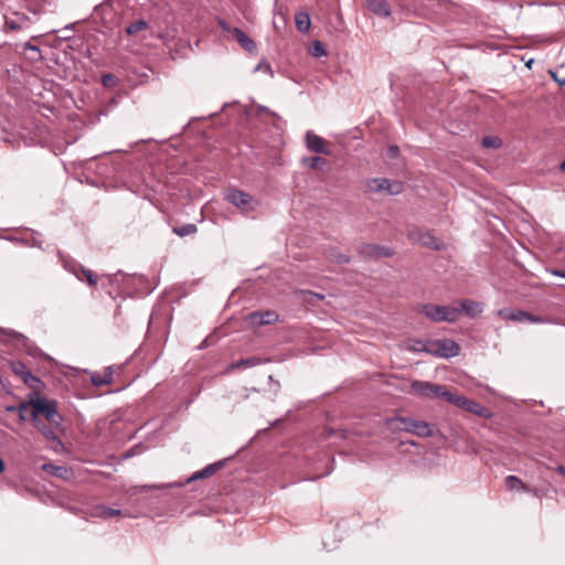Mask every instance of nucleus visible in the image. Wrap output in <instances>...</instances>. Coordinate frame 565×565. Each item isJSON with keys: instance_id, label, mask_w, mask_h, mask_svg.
<instances>
[{"instance_id": "obj_1", "label": "nucleus", "mask_w": 565, "mask_h": 565, "mask_svg": "<svg viewBox=\"0 0 565 565\" xmlns=\"http://www.w3.org/2000/svg\"><path fill=\"white\" fill-rule=\"evenodd\" d=\"M386 425L392 431H406L424 438L434 436L433 426L424 420L397 416L387 418Z\"/></svg>"}, {"instance_id": "obj_2", "label": "nucleus", "mask_w": 565, "mask_h": 565, "mask_svg": "<svg viewBox=\"0 0 565 565\" xmlns=\"http://www.w3.org/2000/svg\"><path fill=\"white\" fill-rule=\"evenodd\" d=\"M417 343L422 344V349L418 351L441 359L455 358L460 353V345L451 339L420 340Z\"/></svg>"}, {"instance_id": "obj_3", "label": "nucleus", "mask_w": 565, "mask_h": 565, "mask_svg": "<svg viewBox=\"0 0 565 565\" xmlns=\"http://www.w3.org/2000/svg\"><path fill=\"white\" fill-rule=\"evenodd\" d=\"M31 405V420H42L40 416H43L46 422L51 425H60L61 416L56 411V405L53 402H49L45 398L36 397L34 401H30Z\"/></svg>"}, {"instance_id": "obj_4", "label": "nucleus", "mask_w": 565, "mask_h": 565, "mask_svg": "<svg viewBox=\"0 0 565 565\" xmlns=\"http://www.w3.org/2000/svg\"><path fill=\"white\" fill-rule=\"evenodd\" d=\"M411 390L414 394L422 397H441L447 402H450L452 397V392L448 391L446 386L430 382L413 381L411 384Z\"/></svg>"}, {"instance_id": "obj_5", "label": "nucleus", "mask_w": 565, "mask_h": 565, "mask_svg": "<svg viewBox=\"0 0 565 565\" xmlns=\"http://www.w3.org/2000/svg\"><path fill=\"white\" fill-rule=\"evenodd\" d=\"M422 312L435 322H455L460 316V310L450 306L424 305Z\"/></svg>"}, {"instance_id": "obj_6", "label": "nucleus", "mask_w": 565, "mask_h": 565, "mask_svg": "<svg viewBox=\"0 0 565 565\" xmlns=\"http://www.w3.org/2000/svg\"><path fill=\"white\" fill-rule=\"evenodd\" d=\"M407 237L411 242L433 250H441L445 246L444 242L430 231H424L422 228L411 230L407 233Z\"/></svg>"}, {"instance_id": "obj_7", "label": "nucleus", "mask_w": 565, "mask_h": 565, "mask_svg": "<svg viewBox=\"0 0 565 565\" xmlns=\"http://www.w3.org/2000/svg\"><path fill=\"white\" fill-rule=\"evenodd\" d=\"M225 199L238 207L244 214H248L254 211L253 196L242 190L231 188L225 193Z\"/></svg>"}, {"instance_id": "obj_8", "label": "nucleus", "mask_w": 565, "mask_h": 565, "mask_svg": "<svg viewBox=\"0 0 565 565\" xmlns=\"http://www.w3.org/2000/svg\"><path fill=\"white\" fill-rule=\"evenodd\" d=\"M498 316L504 320H510L514 322H530V323H542L544 319L540 316H535L531 312L520 310V309H511V308H501L498 310Z\"/></svg>"}, {"instance_id": "obj_9", "label": "nucleus", "mask_w": 565, "mask_h": 565, "mask_svg": "<svg viewBox=\"0 0 565 565\" xmlns=\"http://www.w3.org/2000/svg\"><path fill=\"white\" fill-rule=\"evenodd\" d=\"M366 191L371 193L386 191L388 194L396 195L403 191V183L392 182L386 178H374L367 181Z\"/></svg>"}, {"instance_id": "obj_10", "label": "nucleus", "mask_w": 565, "mask_h": 565, "mask_svg": "<svg viewBox=\"0 0 565 565\" xmlns=\"http://www.w3.org/2000/svg\"><path fill=\"white\" fill-rule=\"evenodd\" d=\"M449 403H451L456 406H459V407L468 411L469 413L478 415L480 417L488 418L491 416V413L489 412V409L487 407H484L480 403L469 399L462 395L452 393V397Z\"/></svg>"}, {"instance_id": "obj_11", "label": "nucleus", "mask_w": 565, "mask_h": 565, "mask_svg": "<svg viewBox=\"0 0 565 565\" xmlns=\"http://www.w3.org/2000/svg\"><path fill=\"white\" fill-rule=\"evenodd\" d=\"M9 366L12 373L20 377L26 386L32 390L39 388L40 384L42 383L41 380L35 376L23 362L11 361Z\"/></svg>"}, {"instance_id": "obj_12", "label": "nucleus", "mask_w": 565, "mask_h": 565, "mask_svg": "<svg viewBox=\"0 0 565 565\" xmlns=\"http://www.w3.org/2000/svg\"><path fill=\"white\" fill-rule=\"evenodd\" d=\"M359 253L365 259H380L394 255V252L390 247L376 244H362L359 247Z\"/></svg>"}, {"instance_id": "obj_13", "label": "nucleus", "mask_w": 565, "mask_h": 565, "mask_svg": "<svg viewBox=\"0 0 565 565\" xmlns=\"http://www.w3.org/2000/svg\"><path fill=\"white\" fill-rule=\"evenodd\" d=\"M306 147L311 152L327 156L331 154V150L327 146V141L312 131H307L306 134Z\"/></svg>"}, {"instance_id": "obj_14", "label": "nucleus", "mask_w": 565, "mask_h": 565, "mask_svg": "<svg viewBox=\"0 0 565 565\" xmlns=\"http://www.w3.org/2000/svg\"><path fill=\"white\" fill-rule=\"evenodd\" d=\"M278 318V315L270 310L254 311L248 316L250 323L257 327L275 323Z\"/></svg>"}, {"instance_id": "obj_15", "label": "nucleus", "mask_w": 565, "mask_h": 565, "mask_svg": "<svg viewBox=\"0 0 565 565\" xmlns=\"http://www.w3.org/2000/svg\"><path fill=\"white\" fill-rule=\"evenodd\" d=\"M0 333L6 335V337H8V338H10V339H12V340H14V341H17V342H19V343H21V344H23L26 348L28 353L31 356L35 358L40 353V350L38 348H34V347H31V345L29 347V339L25 335H23L22 333L17 332L14 330H4V329H1V328H0Z\"/></svg>"}, {"instance_id": "obj_16", "label": "nucleus", "mask_w": 565, "mask_h": 565, "mask_svg": "<svg viewBox=\"0 0 565 565\" xmlns=\"http://www.w3.org/2000/svg\"><path fill=\"white\" fill-rule=\"evenodd\" d=\"M232 36L239 43V45L248 53H255L257 50L256 43L239 28L234 26Z\"/></svg>"}, {"instance_id": "obj_17", "label": "nucleus", "mask_w": 565, "mask_h": 565, "mask_svg": "<svg viewBox=\"0 0 565 565\" xmlns=\"http://www.w3.org/2000/svg\"><path fill=\"white\" fill-rule=\"evenodd\" d=\"M114 366H107L103 373L94 372L90 375V382L96 387L108 385L113 382Z\"/></svg>"}, {"instance_id": "obj_18", "label": "nucleus", "mask_w": 565, "mask_h": 565, "mask_svg": "<svg viewBox=\"0 0 565 565\" xmlns=\"http://www.w3.org/2000/svg\"><path fill=\"white\" fill-rule=\"evenodd\" d=\"M367 9L381 17H388L391 8L386 0H366Z\"/></svg>"}, {"instance_id": "obj_19", "label": "nucleus", "mask_w": 565, "mask_h": 565, "mask_svg": "<svg viewBox=\"0 0 565 565\" xmlns=\"http://www.w3.org/2000/svg\"><path fill=\"white\" fill-rule=\"evenodd\" d=\"M74 275L79 279L81 281H86L90 287L97 286V277L96 275L90 270L85 268L82 265H78L73 270Z\"/></svg>"}, {"instance_id": "obj_20", "label": "nucleus", "mask_w": 565, "mask_h": 565, "mask_svg": "<svg viewBox=\"0 0 565 565\" xmlns=\"http://www.w3.org/2000/svg\"><path fill=\"white\" fill-rule=\"evenodd\" d=\"M222 467H223V461H217V462L207 465L203 469L194 472L192 475V477L189 478V482L194 481V480H199V479H204V478L212 477Z\"/></svg>"}, {"instance_id": "obj_21", "label": "nucleus", "mask_w": 565, "mask_h": 565, "mask_svg": "<svg viewBox=\"0 0 565 565\" xmlns=\"http://www.w3.org/2000/svg\"><path fill=\"white\" fill-rule=\"evenodd\" d=\"M460 306V313L465 312L470 318H476L482 312L481 305L473 300H461Z\"/></svg>"}, {"instance_id": "obj_22", "label": "nucleus", "mask_w": 565, "mask_h": 565, "mask_svg": "<svg viewBox=\"0 0 565 565\" xmlns=\"http://www.w3.org/2000/svg\"><path fill=\"white\" fill-rule=\"evenodd\" d=\"M296 28L301 33H307L311 26V19L308 12L300 11L295 15Z\"/></svg>"}, {"instance_id": "obj_23", "label": "nucleus", "mask_w": 565, "mask_h": 565, "mask_svg": "<svg viewBox=\"0 0 565 565\" xmlns=\"http://www.w3.org/2000/svg\"><path fill=\"white\" fill-rule=\"evenodd\" d=\"M42 469L54 477L67 479L71 471L68 468L64 466H55L53 463H44Z\"/></svg>"}, {"instance_id": "obj_24", "label": "nucleus", "mask_w": 565, "mask_h": 565, "mask_svg": "<svg viewBox=\"0 0 565 565\" xmlns=\"http://www.w3.org/2000/svg\"><path fill=\"white\" fill-rule=\"evenodd\" d=\"M505 482V487L508 490L510 491H513V490H522V491H531L529 486L525 484L519 477L516 476H508L504 480Z\"/></svg>"}, {"instance_id": "obj_25", "label": "nucleus", "mask_w": 565, "mask_h": 565, "mask_svg": "<svg viewBox=\"0 0 565 565\" xmlns=\"http://www.w3.org/2000/svg\"><path fill=\"white\" fill-rule=\"evenodd\" d=\"M34 427L41 431V434L49 440H56L57 436L55 434V430L53 429V425L45 424L43 420H36L32 422Z\"/></svg>"}, {"instance_id": "obj_26", "label": "nucleus", "mask_w": 565, "mask_h": 565, "mask_svg": "<svg viewBox=\"0 0 565 565\" xmlns=\"http://www.w3.org/2000/svg\"><path fill=\"white\" fill-rule=\"evenodd\" d=\"M28 21L29 18L25 15H21L17 20L7 19L4 22V29L6 31H20L25 26Z\"/></svg>"}, {"instance_id": "obj_27", "label": "nucleus", "mask_w": 565, "mask_h": 565, "mask_svg": "<svg viewBox=\"0 0 565 565\" xmlns=\"http://www.w3.org/2000/svg\"><path fill=\"white\" fill-rule=\"evenodd\" d=\"M302 163L310 169L322 170L327 166V160L322 157H306L302 159Z\"/></svg>"}, {"instance_id": "obj_28", "label": "nucleus", "mask_w": 565, "mask_h": 565, "mask_svg": "<svg viewBox=\"0 0 565 565\" xmlns=\"http://www.w3.org/2000/svg\"><path fill=\"white\" fill-rule=\"evenodd\" d=\"M196 231H198L196 225L192 224V223L183 224L181 226H174L172 228V232L180 237L192 235V234L196 233Z\"/></svg>"}, {"instance_id": "obj_29", "label": "nucleus", "mask_w": 565, "mask_h": 565, "mask_svg": "<svg viewBox=\"0 0 565 565\" xmlns=\"http://www.w3.org/2000/svg\"><path fill=\"white\" fill-rule=\"evenodd\" d=\"M148 26H149L148 22L146 20L140 19V20H137V21L130 23L126 28V33L128 35H135L138 32L148 29Z\"/></svg>"}, {"instance_id": "obj_30", "label": "nucleus", "mask_w": 565, "mask_h": 565, "mask_svg": "<svg viewBox=\"0 0 565 565\" xmlns=\"http://www.w3.org/2000/svg\"><path fill=\"white\" fill-rule=\"evenodd\" d=\"M97 513L104 519L121 515V510L113 509L105 505L97 507Z\"/></svg>"}, {"instance_id": "obj_31", "label": "nucleus", "mask_w": 565, "mask_h": 565, "mask_svg": "<svg viewBox=\"0 0 565 565\" xmlns=\"http://www.w3.org/2000/svg\"><path fill=\"white\" fill-rule=\"evenodd\" d=\"M310 54L313 56V57H322V56H326L327 55V50L323 45L322 42L320 41H315L312 42L311 46H310Z\"/></svg>"}, {"instance_id": "obj_32", "label": "nucleus", "mask_w": 565, "mask_h": 565, "mask_svg": "<svg viewBox=\"0 0 565 565\" xmlns=\"http://www.w3.org/2000/svg\"><path fill=\"white\" fill-rule=\"evenodd\" d=\"M23 50L32 52V55L29 57L31 61H40L42 58L39 46L32 44L31 42H25L23 44Z\"/></svg>"}, {"instance_id": "obj_33", "label": "nucleus", "mask_w": 565, "mask_h": 565, "mask_svg": "<svg viewBox=\"0 0 565 565\" xmlns=\"http://www.w3.org/2000/svg\"><path fill=\"white\" fill-rule=\"evenodd\" d=\"M484 148H499L501 146V140L497 137L486 136L481 141Z\"/></svg>"}, {"instance_id": "obj_34", "label": "nucleus", "mask_w": 565, "mask_h": 565, "mask_svg": "<svg viewBox=\"0 0 565 565\" xmlns=\"http://www.w3.org/2000/svg\"><path fill=\"white\" fill-rule=\"evenodd\" d=\"M100 82H102L103 86L109 88V87L115 86L116 77L111 73H105L102 75Z\"/></svg>"}, {"instance_id": "obj_35", "label": "nucleus", "mask_w": 565, "mask_h": 565, "mask_svg": "<svg viewBox=\"0 0 565 565\" xmlns=\"http://www.w3.org/2000/svg\"><path fill=\"white\" fill-rule=\"evenodd\" d=\"M329 258L335 263L347 264L350 262V257L348 255L341 253H333L329 255Z\"/></svg>"}, {"instance_id": "obj_36", "label": "nucleus", "mask_w": 565, "mask_h": 565, "mask_svg": "<svg viewBox=\"0 0 565 565\" xmlns=\"http://www.w3.org/2000/svg\"><path fill=\"white\" fill-rule=\"evenodd\" d=\"M29 406H31L30 402L29 403H21L19 405L18 413H19L20 422H25L26 420L25 411L29 408Z\"/></svg>"}, {"instance_id": "obj_37", "label": "nucleus", "mask_w": 565, "mask_h": 565, "mask_svg": "<svg viewBox=\"0 0 565 565\" xmlns=\"http://www.w3.org/2000/svg\"><path fill=\"white\" fill-rule=\"evenodd\" d=\"M256 364H257V359L250 358V359H243V360L238 361L236 363V366L237 367H241V366H245L246 367V366H254Z\"/></svg>"}, {"instance_id": "obj_38", "label": "nucleus", "mask_w": 565, "mask_h": 565, "mask_svg": "<svg viewBox=\"0 0 565 565\" xmlns=\"http://www.w3.org/2000/svg\"><path fill=\"white\" fill-rule=\"evenodd\" d=\"M399 156V148L396 145H391L387 148V157L390 159H396Z\"/></svg>"}, {"instance_id": "obj_39", "label": "nucleus", "mask_w": 565, "mask_h": 565, "mask_svg": "<svg viewBox=\"0 0 565 565\" xmlns=\"http://www.w3.org/2000/svg\"><path fill=\"white\" fill-rule=\"evenodd\" d=\"M217 25L222 29V31L224 32H227V33H231L232 34V30L233 28L223 19H218L217 20Z\"/></svg>"}, {"instance_id": "obj_40", "label": "nucleus", "mask_w": 565, "mask_h": 565, "mask_svg": "<svg viewBox=\"0 0 565 565\" xmlns=\"http://www.w3.org/2000/svg\"><path fill=\"white\" fill-rule=\"evenodd\" d=\"M260 70H264L265 72H267L268 74H270L273 76V70H271V66L268 64V63H259L255 71H260Z\"/></svg>"}, {"instance_id": "obj_41", "label": "nucleus", "mask_w": 565, "mask_h": 565, "mask_svg": "<svg viewBox=\"0 0 565 565\" xmlns=\"http://www.w3.org/2000/svg\"><path fill=\"white\" fill-rule=\"evenodd\" d=\"M329 436H339L341 438H347V430H333L331 429Z\"/></svg>"}, {"instance_id": "obj_42", "label": "nucleus", "mask_w": 565, "mask_h": 565, "mask_svg": "<svg viewBox=\"0 0 565 565\" xmlns=\"http://www.w3.org/2000/svg\"><path fill=\"white\" fill-rule=\"evenodd\" d=\"M551 274L556 277L565 278V269H552Z\"/></svg>"}, {"instance_id": "obj_43", "label": "nucleus", "mask_w": 565, "mask_h": 565, "mask_svg": "<svg viewBox=\"0 0 565 565\" xmlns=\"http://www.w3.org/2000/svg\"><path fill=\"white\" fill-rule=\"evenodd\" d=\"M554 79L561 85V86H565V76L564 77H558L555 73H552Z\"/></svg>"}, {"instance_id": "obj_44", "label": "nucleus", "mask_w": 565, "mask_h": 565, "mask_svg": "<svg viewBox=\"0 0 565 565\" xmlns=\"http://www.w3.org/2000/svg\"><path fill=\"white\" fill-rule=\"evenodd\" d=\"M557 473H559L561 476L565 477V467L562 466V465H558L555 467L554 469Z\"/></svg>"}, {"instance_id": "obj_45", "label": "nucleus", "mask_w": 565, "mask_h": 565, "mask_svg": "<svg viewBox=\"0 0 565 565\" xmlns=\"http://www.w3.org/2000/svg\"><path fill=\"white\" fill-rule=\"evenodd\" d=\"M309 295L312 297V298H317V299H323V296L320 295V294H317V292H312L310 291Z\"/></svg>"}, {"instance_id": "obj_46", "label": "nucleus", "mask_w": 565, "mask_h": 565, "mask_svg": "<svg viewBox=\"0 0 565 565\" xmlns=\"http://www.w3.org/2000/svg\"><path fill=\"white\" fill-rule=\"evenodd\" d=\"M18 409H19V406H9L7 408L8 412H18Z\"/></svg>"}, {"instance_id": "obj_47", "label": "nucleus", "mask_w": 565, "mask_h": 565, "mask_svg": "<svg viewBox=\"0 0 565 565\" xmlns=\"http://www.w3.org/2000/svg\"><path fill=\"white\" fill-rule=\"evenodd\" d=\"M6 469L4 461L0 458V472H3Z\"/></svg>"}, {"instance_id": "obj_48", "label": "nucleus", "mask_w": 565, "mask_h": 565, "mask_svg": "<svg viewBox=\"0 0 565 565\" xmlns=\"http://www.w3.org/2000/svg\"><path fill=\"white\" fill-rule=\"evenodd\" d=\"M416 344L417 345L413 348V351L419 352L418 349H422V344H418L417 342H416Z\"/></svg>"}, {"instance_id": "obj_49", "label": "nucleus", "mask_w": 565, "mask_h": 565, "mask_svg": "<svg viewBox=\"0 0 565 565\" xmlns=\"http://www.w3.org/2000/svg\"><path fill=\"white\" fill-rule=\"evenodd\" d=\"M559 169L562 171H565V158H564V161L561 163Z\"/></svg>"}, {"instance_id": "obj_50", "label": "nucleus", "mask_w": 565, "mask_h": 565, "mask_svg": "<svg viewBox=\"0 0 565 565\" xmlns=\"http://www.w3.org/2000/svg\"><path fill=\"white\" fill-rule=\"evenodd\" d=\"M151 188H152V191H154V192L160 191V190H159L157 186H154V185H151Z\"/></svg>"}]
</instances>
